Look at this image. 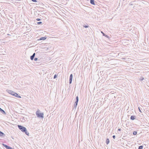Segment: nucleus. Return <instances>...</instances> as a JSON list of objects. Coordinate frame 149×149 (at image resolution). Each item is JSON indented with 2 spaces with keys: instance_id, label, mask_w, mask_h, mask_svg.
<instances>
[{
  "instance_id": "f257e3e1",
  "label": "nucleus",
  "mask_w": 149,
  "mask_h": 149,
  "mask_svg": "<svg viewBox=\"0 0 149 149\" xmlns=\"http://www.w3.org/2000/svg\"><path fill=\"white\" fill-rule=\"evenodd\" d=\"M18 127L19 129L21 130L22 132H24L25 134L29 136V133L27 131V130L26 128L24 127H23L22 126L20 125H18Z\"/></svg>"
},
{
  "instance_id": "f03ea898",
  "label": "nucleus",
  "mask_w": 149,
  "mask_h": 149,
  "mask_svg": "<svg viewBox=\"0 0 149 149\" xmlns=\"http://www.w3.org/2000/svg\"><path fill=\"white\" fill-rule=\"evenodd\" d=\"M36 114L37 117L42 118H44L43 113H40V111L39 109H37L36 112Z\"/></svg>"
},
{
  "instance_id": "7ed1b4c3",
  "label": "nucleus",
  "mask_w": 149,
  "mask_h": 149,
  "mask_svg": "<svg viewBox=\"0 0 149 149\" xmlns=\"http://www.w3.org/2000/svg\"><path fill=\"white\" fill-rule=\"evenodd\" d=\"M2 145L4 147L6 148V149H14V148H13L9 146L4 144L3 143Z\"/></svg>"
},
{
  "instance_id": "20e7f679",
  "label": "nucleus",
  "mask_w": 149,
  "mask_h": 149,
  "mask_svg": "<svg viewBox=\"0 0 149 149\" xmlns=\"http://www.w3.org/2000/svg\"><path fill=\"white\" fill-rule=\"evenodd\" d=\"M73 75L72 74H71L70 77L69 79V84H71L72 82V80Z\"/></svg>"
},
{
  "instance_id": "39448f33",
  "label": "nucleus",
  "mask_w": 149,
  "mask_h": 149,
  "mask_svg": "<svg viewBox=\"0 0 149 149\" xmlns=\"http://www.w3.org/2000/svg\"><path fill=\"white\" fill-rule=\"evenodd\" d=\"M7 92L9 94H11L12 95H14V94H15V92L11 90H8Z\"/></svg>"
},
{
  "instance_id": "423d86ee",
  "label": "nucleus",
  "mask_w": 149,
  "mask_h": 149,
  "mask_svg": "<svg viewBox=\"0 0 149 149\" xmlns=\"http://www.w3.org/2000/svg\"><path fill=\"white\" fill-rule=\"evenodd\" d=\"M14 96H15V97H18V98H21V97L17 93H15V94H14Z\"/></svg>"
},
{
  "instance_id": "0eeeda50",
  "label": "nucleus",
  "mask_w": 149,
  "mask_h": 149,
  "mask_svg": "<svg viewBox=\"0 0 149 149\" xmlns=\"http://www.w3.org/2000/svg\"><path fill=\"white\" fill-rule=\"evenodd\" d=\"M90 2L91 4L93 5H95L94 0H90Z\"/></svg>"
},
{
  "instance_id": "6e6552de",
  "label": "nucleus",
  "mask_w": 149,
  "mask_h": 149,
  "mask_svg": "<svg viewBox=\"0 0 149 149\" xmlns=\"http://www.w3.org/2000/svg\"><path fill=\"white\" fill-rule=\"evenodd\" d=\"M0 112L1 113H3V114H6V112L4 111L2 109H1L0 107Z\"/></svg>"
},
{
  "instance_id": "1a4fd4ad",
  "label": "nucleus",
  "mask_w": 149,
  "mask_h": 149,
  "mask_svg": "<svg viewBox=\"0 0 149 149\" xmlns=\"http://www.w3.org/2000/svg\"><path fill=\"white\" fill-rule=\"evenodd\" d=\"M5 136V134L4 133L0 131V136L4 137Z\"/></svg>"
},
{
  "instance_id": "9d476101",
  "label": "nucleus",
  "mask_w": 149,
  "mask_h": 149,
  "mask_svg": "<svg viewBox=\"0 0 149 149\" xmlns=\"http://www.w3.org/2000/svg\"><path fill=\"white\" fill-rule=\"evenodd\" d=\"M136 116H132L130 117V119L131 120H134L136 118Z\"/></svg>"
},
{
  "instance_id": "9b49d317",
  "label": "nucleus",
  "mask_w": 149,
  "mask_h": 149,
  "mask_svg": "<svg viewBox=\"0 0 149 149\" xmlns=\"http://www.w3.org/2000/svg\"><path fill=\"white\" fill-rule=\"evenodd\" d=\"M47 38L45 36L44 37H42L41 38L39 39V40H45Z\"/></svg>"
},
{
  "instance_id": "f8f14e48",
  "label": "nucleus",
  "mask_w": 149,
  "mask_h": 149,
  "mask_svg": "<svg viewBox=\"0 0 149 149\" xmlns=\"http://www.w3.org/2000/svg\"><path fill=\"white\" fill-rule=\"evenodd\" d=\"M79 101V97L78 96H77L76 97V100H75V103H78V102Z\"/></svg>"
},
{
  "instance_id": "ddd939ff",
  "label": "nucleus",
  "mask_w": 149,
  "mask_h": 149,
  "mask_svg": "<svg viewBox=\"0 0 149 149\" xmlns=\"http://www.w3.org/2000/svg\"><path fill=\"white\" fill-rule=\"evenodd\" d=\"M135 2V1H134L131 2L129 3V5H133L134 4V3Z\"/></svg>"
},
{
  "instance_id": "4468645a",
  "label": "nucleus",
  "mask_w": 149,
  "mask_h": 149,
  "mask_svg": "<svg viewBox=\"0 0 149 149\" xmlns=\"http://www.w3.org/2000/svg\"><path fill=\"white\" fill-rule=\"evenodd\" d=\"M78 103H74V108L76 109V108L77 106V105Z\"/></svg>"
},
{
  "instance_id": "2eb2a0df",
  "label": "nucleus",
  "mask_w": 149,
  "mask_h": 149,
  "mask_svg": "<svg viewBox=\"0 0 149 149\" xmlns=\"http://www.w3.org/2000/svg\"><path fill=\"white\" fill-rule=\"evenodd\" d=\"M109 143V139H107L106 140V143L107 144H108Z\"/></svg>"
},
{
  "instance_id": "dca6fc26",
  "label": "nucleus",
  "mask_w": 149,
  "mask_h": 149,
  "mask_svg": "<svg viewBox=\"0 0 149 149\" xmlns=\"http://www.w3.org/2000/svg\"><path fill=\"white\" fill-rule=\"evenodd\" d=\"M101 33H102L103 35L104 36H105V37H107V38H108V36H107V35H106L104 33H103V32L102 31V32H101Z\"/></svg>"
},
{
  "instance_id": "f3484780",
  "label": "nucleus",
  "mask_w": 149,
  "mask_h": 149,
  "mask_svg": "<svg viewBox=\"0 0 149 149\" xmlns=\"http://www.w3.org/2000/svg\"><path fill=\"white\" fill-rule=\"evenodd\" d=\"M34 57L33 56H30V59L31 60H33L34 59Z\"/></svg>"
},
{
  "instance_id": "a211bd4d",
  "label": "nucleus",
  "mask_w": 149,
  "mask_h": 149,
  "mask_svg": "<svg viewBox=\"0 0 149 149\" xmlns=\"http://www.w3.org/2000/svg\"><path fill=\"white\" fill-rule=\"evenodd\" d=\"M137 134V132L136 131H134L133 132V134L134 135H136Z\"/></svg>"
},
{
  "instance_id": "6ab92c4d",
  "label": "nucleus",
  "mask_w": 149,
  "mask_h": 149,
  "mask_svg": "<svg viewBox=\"0 0 149 149\" xmlns=\"http://www.w3.org/2000/svg\"><path fill=\"white\" fill-rule=\"evenodd\" d=\"M143 146H140L139 147L138 149H143Z\"/></svg>"
},
{
  "instance_id": "aec40b11",
  "label": "nucleus",
  "mask_w": 149,
  "mask_h": 149,
  "mask_svg": "<svg viewBox=\"0 0 149 149\" xmlns=\"http://www.w3.org/2000/svg\"><path fill=\"white\" fill-rule=\"evenodd\" d=\"M58 76V74H55V75H54V79H56L57 76Z\"/></svg>"
},
{
  "instance_id": "412c9836",
  "label": "nucleus",
  "mask_w": 149,
  "mask_h": 149,
  "mask_svg": "<svg viewBox=\"0 0 149 149\" xmlns=\"http://www.w3.org/2000/svg\"><path fill=\"white\" fill-rule=\"evenodd\" d=\"M144 79V78L143 77H141L140 79V80L141 81L143 80Z\"/></svg>"
},
{
  "instance_id": "4be33fe9",
  "label": "nucleus",
  "mask_w": 149,
  "mask_h": 149,
  "mask_svg": "<svg viewBox=\"0 0 149 149\" xmlns=\"http://www.w3.org/2000/svg\"><path fill=\"white\" fill-rule=\"evenodd\" d=\"M89 26L88 25H84L83 27H84L85 28H87Z\"/></svg>"
},
{
  "instance_id": "5701e85b",
  "label": "nucleus",
  "mask_w": 149,
  "mask_h": 149,
  "mask_svg": "<svg viewBox=\"0 0 149 149\" xmlns=\"http://www.w3.org/2000/svg\"><path fill=\"white\" fill-rule=\"evenodd\" d=\"M37 23L38 24H41L42 23V22H37Z\"/></svg>"
},
{
  "instance_id": "b1692460",
  "label": "nucleus",
  "mask_w": 149,
  "mask_h": 149,
  "mask_svg": "<svg viewBox=\"0 0 149 149\" xmlns=\"http://www.w3.org/2000/svg\"><path fill=\"white\" fill-rule=\"evenodd\" d=\"M38 58H35L34 59V60L35 61H37L38 60Z\"/></svg>"
},
{
  "instance_id": "393cba45",
  "label": "nucleus",
  "mask_w": 149,
  "mask_h": 149,
  "mask_svg": "<svg viewBox=\"0 0 149 149\" xmlns=\"http://www.w3.org/2000/svg\"><path fill=\"white\" fill-rule=\"evenodd\" d=\"M32 1L34 2H36L37 1L36 0H31Z\"/></svg>"
},
{
  "instance_id": "a878e982",
  "label": "nucleus",
  "mask_w": 149,
  "mask_h": 149,
  "mask_svg": "<svg viewBox=\"0 0 149 149\" xmlns=\"http://www.w3.org/2000/svg\"><path fill=\"white\" fill-rule=\"evenodd\" d=\"M36 20L38 21H40L41 20V19L40 18H37L36 19Z\"/></svg>"
},
{
  "instance_id": "bb28decb",
  "label": "nucleus",
  "mask_w": 149,
  "mask_h": 149,
  "mask_svg": "<svg viewBox=\"0 0 149 149\" xmlns=\"http://www.w3.org/2000/svg\"><path fill=\"white\" fill-rule=\"evenodd\" d=\"M113 138L114 139H115L116 138V136L115 135H113Z\"/></svg>"
},
{
  "instance_id": "cd10ccee",
  "label": "nucleus",
  "mask_w": 149,
  "mask_h": 149,
  "mask_svg": "<svg viewBox=\"0 0 149 149\" xmlns=\"http://www.w3.org/2000/svg\"><path fill=\"white\" fill-rule=\"evenodd\" d=\"M138 108H139V112H140L141 113H142V112H141V109H140L139 107Z\"/></svg>"
},
{
  "instance_id": "c85d7f7f",
  "label": "nucleus",
  "mask_w": 149,
  "mask_h": 149,
  "mask_svg": "<svg viewBox=\"0 0 149 149\" xmlns=\"http://www.w3.org/2000/svg\"><path fill=\"white\" fill-rule=\"evenodd\" d=\"M35 54H36L35 53H34L32 55L33 56L35 57Z\"/></svg>"
},
{
  "instance_id": "c756f323",
  "label": "nucleus",
  "mask_w": 149,
  "mask_h": 149,
  "mask_svg": "<svg viewBox=\"0 0 149 149\" xmlns=\"http://www.w3.org/2000/svg\"><path fill=\"white\" fill-rule=\"evenodd\" d=\"M118 131H120L121 130V129L120 128L118 129Z\"/></svg>"
},
{
  "instance_id": "7c9ffc66",
  "label": "nucleus",
  "mask_w": 149,
  "mask_h": 149,
  "mask_svg": "<svg viewBox=\"0 0 149 149\" xmlns=\"http://www.w3.org/2000/svg\"><path fill=\"white\" fill-rule=\"evenodd\" d=\"M7 35H8V36H9V35H10V34H7Z\"/></svg>"
}]
</instances>
